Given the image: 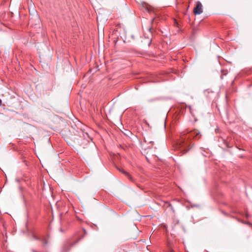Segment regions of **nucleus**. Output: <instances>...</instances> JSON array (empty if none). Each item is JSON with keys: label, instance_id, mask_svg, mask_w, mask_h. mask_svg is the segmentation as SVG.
I'll list each match as a JSON object with an SVG mask.
<instances>
[{"label": "nucleus", "instance_id": "f03ea898", "mask_svg": "<svg viewBox=\"0 0 252 252\" xmlns=\"http://www.w3.org/2000/svg\"><path fill=\"white\" fill-rule=\"evenodd\" d=\"M32 239L37 241L39 244L43 246L48 243L47 239L43 235H40L32 231Z\"/></svg>", "mask_w": 252, "mask_h": 252}, {"label": "nucleus", "instance_id": "20e7f679", "mask_svg": "<svg viewBox=\"0 0 252 252\" xmlns=\"http://www.w3.org/2000/svg\"><path fill=\"white\" fill-rule=\"evenodd\" d=\"M196 4V6L193 9V13L195 15H199L203 12L202 5L199 1H197Z\"/></svg>", "mask_w": 252, "mask_h": 252}, {"label": "nucleus", "instance_id": "f8f14e48", "mask_svg": "<svg viewBox=\"0 0 252 252\" xmlns=\"http://www.w3.org/2000/svg\"><path fill=\"white\" fill-rule=\"evenodd\" d=\"M33 252H36V251H33Z\"/></svg>", "mask_w": 252, "mask_h": 252}, {"label": "nucleus", "instance_id": "39448f33", "mask_svg": "<svg viewBox=\"0 0 252 252\" xmlns=\"http://www.w3.org/2000/svg\"><path fill=\"white\" fill-rule=\"evenodd\" d=\"M145 141L146 143L151 144V146L153 145L154 142V139L150 136H147L146 138H145Z\"/></svg>", "mask_w": 252, "mask_h": 252}, {"label": "nucleus", "instance_id": "0eeeda50", "mask_svg": "<svg viewBox=\"0 0 252 252\" xmlns=\"http://www.w3.org/2000/svg\"><path fill=\"white\" fill-rule=\"evenodd\" d=\"M119 170L124 174H126L127 176H130L129 174L126 171H125L123 169H119Z\"/></svg>", "mask_w": 252, "mask_h": 252}, {"label": "nucleus", "instance_id": "1a4fd4ad", "mask_svg": "<svg viewBox=\"0 0 252 252\" xmlns=\"http://www.w3.org/2000/svg\"><path fill=\"white\" fill-rule=\"evenodd\" d=\"M245 223L248 224L249 225L251 224V223L250 222H248H248H245Z\"/></svg>", "mask_w": 252, "mask_h": 252}, {"label": "nucleus", "instance_id": "9b49d317", "mask_svg": "<svg viewBox=\"0 0 252 252\" xmlns=\"http://www.w3.org/2000/svg\"><path fill=\"white\" fill-rule=\"evenodd\" d=\"M173 252V250H172V249H170V251H169V252Z\"/></svg>", "mask_w": 252, "mask_h": 252}, {"label": "nucleus", "instance_id": "423d86ee", "mask_svg": "<svg viewBox=\"0 0 252 252\" xmlns=\"http://www.w3.org/2000/svg\"><path fill=\"white\" fill-rule=\"evenodd\" d=\"M145 9L149 13H151L153 11V7L147 4L143 5Z\"/></svg>", "mask_w": 252, "mask_h": 252}, {"label": "nucleus", "instance_id": "7ed1b4c3", "mask_svg": "<svg viewBox=\"0 0 252 252\" xmlns=\"http://www.w3.org/2000/svg\"><path fill=\"white\" fill-rule=\"evenodd\" d=\"M84 235L82 237H81L77 242L75 243H71L70 242H66L65 243L62 248V252H68L70 250L71 248L76 243H77L80 239H82L84 236L87 234L86 230L85 229H83Z\"/></svg>", "mask_w": 252, "mask_h": 252}, {"label": "nucleus", "instance_id": "f257e3e1", "mask_svg": "<svg viewBox=\"0 0 252 252\" xmlns=\"http://www.w3.org/2000/svg\"><path fill=\"white\" fill-rule=\"evenodd\" d=\"M201 135L200 132L194 129L189 132H184L181 135L180 139L176 144V148L181 149L184 153H187L190 149V141L191 138L199 139Z\"/></svg>", "mask_w": 252, "mask_h": 252}, {"label": "nucleus", "instance_id": "9d476101", "mask_svg": "<svg viewBox=\"0 0 252 252\" xmlns=\"http://www.w3.org/2000/svg\"><path fill=\"white\" fill-rule=\"evenodd\" d=\"M2 105V101L0 99V106H1Z\"/></svg>", "mask_w": 252, "mask_h": 252}, {"label": "nucleus", "instance_id": "6e6552de", "mask_svg": "<svg viewBox=\"0 0 252 252\" xmlns=\"http://www.w3.org/2000/svg\"><path fill=\"white\" fill-rule=\"evenodd\" d=\"M60 231L62 232H64L65 231V230L63 229V228L61 227L60 228Z\"/></svg>", "mask_w": 252, "mask_h": 252}]
</instances>
